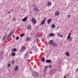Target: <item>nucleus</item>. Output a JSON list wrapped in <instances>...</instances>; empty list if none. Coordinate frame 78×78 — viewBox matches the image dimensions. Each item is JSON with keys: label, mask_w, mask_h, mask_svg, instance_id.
<instances>
[{"label": "nucleus", "mask_w": 78, "mask_h": 78, "mask_svg": "<svg viewBox=\"0 0 78 78\" xmlns=\"http://www.w3.org/2000/svg\"><path fill=\"white\" fill-rule=\"evenodd\" d=\"M34 5V10H35V11H39V9H38V8L37 7V6L36 5Z\"/></svg>", "instance_id": "nucleus-1"}, {"label": "nucleus", "mask_w": 78, "mask_h": 78, "mask_svg": "<svg viewBox=\"0 0 78 78\" xmlns=\"http://www.w3.org/2000/svg\"><path fill=\"white\" fill-rule=\"evenodd\" d=\"M32 22L33 24H36V20L34 18H32L31 19Z\"/></svg>", "instance_id": "nucleus-2"}, {"label": "nucleus", "mask_w": 78, "mask_h": 78, "mask_svg": "<svg viewBox=\"0 0 78 78\" xmlns=\"http://www.w3.org/2000/svg\"><path fill=\"white\" fill-rule=\"evenodd\" d=\"M56 72V69H53L50 71V73H54Z\"/></svg>", "instance_id": "nucleus-3"}, {"label": "nucleus", "mask_w": 78, "mask_h": 78, "mask_svg": "<svg viewBox=\"0 0 78 78\" xmlns=\"http://www.w3.org/2000/svg\"><path fill=\"white\" fill-rule=\"evenodd\" d=\"M52 46L56 47L58 46V44L55 42H53V43H52Z\"/></svg>", "instance_id": "nucleus-4"}, {"label": "nucleus", "mask_w": 78, "mask_h": 78, "mask_svg": "<svg viewBox=\"0 0 78 78\" xmlns=\"http://www.w3.org/2000/svg\"><path fill=\"white\" fill-rule=\"evenodd\" d=\"M19 69V66H16L15 68L14 69V70L15 72H17V70Z\"/></svg>", "instance_id": "nucleus-5"}, {"label": "nucleus", "mask_w": 78, "mask_h": 78, "mask_svg": "<svg viewBox=\"0 0 78 78\" xmlns=\"http://www.w3.org/2000/svg\"><path fill=\"white\" fill-rule=\"evenodd\" d=\"M34 50L36 51V52L38 51V49L35 46H34Z\"/></svg>", "instance_id": "nucleus-6"}, {"label": "nucleus", "mask_w": 78, "mask_h": 78, "mask_svg": "<svg viewBox=\"0 0 78 78\" xmlns=\"http://www.w3.org/2000/svg\"><path fill=\"white\" fill-rule=\"evenodd\" d=\"M45 62H46L50 63L51 62V60H46Z\"/></svg>", "instance_id": "nucleus-7"}, {"label": "nucleus", "mask_w": 78, "mask_h": 78, "mask_svg": "<svg viewBox=\"0 0 78 78\" xmlns=\"http://www.w3.org/2000/svg\"><path fill=\"white\" fill-rule=\"evenodd\" d=\"M27 19H28V16H27L24 18H23L22 20V21H26L27 20Z\"/></svg>", "instance_id": "nucleus-8"}, {"label": "nucleus", "mask_w": 78, "mask_h": 78, "mask_svg": "<svg viewBox=\"0 0 78 78\" xmlns=\"http://www.w3.org/2000/svg\"><path fill=\"white\" fill-rule=\"evenodd\" d=\"M52 20V19H50L49 20H48V24H50V22H51V21Z\"/></svg>", "instance_id": "nucleus-9"}, {"label": "nucleus", "mask_w": 78, "mask_h": 78, "mask_svg": "<svg viewBox=\"0 0 78 78\" xmlns=\"http://www.w3.org/2000/svg\"><path fill=\"white\" fill-rule=\"evenodd\" d=\"M39 34L38 33L37 34H36V39H38L39 38Z\"/></svg>", "instance_id": "nucleus-10"}, {"label": "nucleus", "mask_w": 78, "mask_h": 78, "mask_svg": "<svg viewBox=\"0 0 78 78\" xmlns=\"http://www.w3.org/2000/svg\"><path fill=\"white\" fill-rule=\"evenodd\" d=\"M59 12L58 11H57L55 13V14L56 16H59Z\"/></svg>", "instance_id": "nucleus-11"}, {"label": "nucleus", "mask_w": 78, "mask_h": 78, "mask_svg": "<svg viewBox=\"0 0 78 78\" xmlns=\"http://www.w3.org/2000/svg\"><path fill=\"white\" fill-rule=\"evenodd\" d=\"M25 56H26L27 58H29V54H28V52H27L25 54Z\"/></svg>", "instance_id": "nucleus-12"}, {"label": "nucleus", "mask_w": 78, "mask_h": 78, "mask_svg": "<svg viewBox=\"0 0 78 78\" xmlns=\"http://www.w3.org/2000/svg\"><path fill=\"white\" fill-rule=\"evenodd\" d=\"M53 41L52 40H51V41H50L49 42V44L50 45H51V44H52V43H53Z\"/></svg>", "instance_id": "nucleus-13"}, {"label": "nucleus", "mask_w": 78, "mask_h": 78, "mask_svg": "<svg viewBox=\"0 0 78 78\" xmlns=\"http://www.w3.org/2000/svg\"><path fill=\"white\" fill-rule=\"evenodd\" d=\"M45 18L44 19V20L41 22L42 25H44L45 23Z\"/></svg>", "instance_id": "nucleus-14"}, {"label": "nucleus", "mask_w": 78, "mask_h": 78, "mask_svg": "<svg viewBox=\"0 0 78 78\" xmlns=\"http://www.w3.org/2000/svg\"><path fill=\"white\" fill-rule=\"evenodd\" d=\"M48 6H50L51 5V2H49L48 3Z\"/></svg>", "instance_id": "nucleus-15"}, {"label": "nucleus", "mask_w": 78, "mask_h": 78, "mask_svg": "<svg viewBox=\"0 0 78 78\" xmlns=\"http://www.w3.org/2000/svg\"><path fill=\"white\" fill-rule=\"evenodd\" d=\"M12 56H15L16 55V53L14 52H12Z\"/></svg>", "instance_id": "nucleus-16"}, {"label": "nucleus", "mask_w": 78, "mask_h": 78, "mask_svg": "<svg viewBox=\"0 0 78 78\" xmlns=\"http://www.w3.org/2000/svg\"><path fill=\"white\" fill-rule=\"evenodd\" d=\"M27 29L28 30H31V25H28V26Z\"/></svg>", "instance_id": "nucleus-17"}, {"label": "nucleus", "mask_w": 78, "mask_h": 78, "mask_svg": "<svg viewBox=\"0 0 78 78\" xmlns=\"http://www.w3.org/2000/svg\"><path fill=\"white\" fill-rule=\"evenodd\" d=\"M49 35H50V36H53L54 34H53L52 33H50Z\"/></svg>", "instance_id": "nucleus-18"}, {"label": "nucleus", "mask_w": 78, "mask_h": 78, "mask_svg": "<svg viewBox=\"0 0 78 78\" xmlns=\"http://www.w3.org/2000/svg\"><path fill=\"white\" fill-rule=\"evenodd\" d=\"M66 56H69V54L68 52H66Z\"/></svg>", "instance_id": "nucleus-19"}, {"label": "nucleus", "mask_w": 78, "mask_h": 78, "mask_svg": "<svg viewBox=\"0 0 78 78\" xmlns=\"http://www.w3.org/2000/svg\"><path fill=\"white\" fill-rule=\"evenodd\" d=\"M35 76H39V74L38 73L36 72L35 73Z\"/></svg>", "instance_id": "nucleus-20"}, {"label": "nucleus", "mask_w": 78, "mask_h": 78, "mask_svg": "<svg viewBox=\"0 0 78 78\" xmlns=\"http://www.w3.org/2000/svg\"><path fill=\"white\" fill-rule=\"evenodd\" d=\"M41 60L42 62H44L45 61V58H41Z\"/></svg>", "instance_id": "nucleus-21"}, {"label": "nucleus", "mask_w": 78, "mask_h": 78, "mask_svg": "<svg viewBox=\"0 0 78 78\" xmlns=\"http://www.w3.org/2000/svg\"><path fill=\"white\" fill-rule=\"evenodd\" d=\"M12 51H17V49L16 48H14L12 50Z\"/></svg>", "instance_id": "nucleus-22"}, {"label": "nucleus", "mask_w": 78, "mask_h": 78, "mask_svg": "<svg viewBox=\"0 0 78 78\" xmlns=\"http://www.w3.org/2000/svg\"><path fill=\"white\" fill-rule=\"evenodd\" d=\"M68 39H69V41H72V38L71 37H70V38H69Z\"/></svg>", "instance_id": "nucleus-23"}, {"label": "nucleus", "mask_w": 78, "mask_h": 78, "mask_svg": "<svg viewBox=\"0 0 78 78\" xmlns=\"http://www.w3.org/2000/svg\"><path fill=\"white\" fill-rule=\"evenodd\" d=\"M3 55V51H2L1 52V53L0 54V56H2V55Z\"/></svg>", "instance_id": "nucleus-24"}, {"label": "nucleus", "mask_w": 78, "mask_h": 78, "mask_svg": "<svg viewBox=\"0 0 78 78\" xmlns=\"http://www.w3.org/2000/svg\"><path fill=\"white\" fill-rule=\"evenodd\" d=\"M52 28H55V24H52Z\"/></svg>", "instance_id": "nucleus-25"}, {"label": "nucleus", "mask_w": 78, "mask_h": 78, "mask_svg": "<svg viewBox=\"0 0 78 78\" xmlns=\"http://www.w3.org/2000/svg\"><path fill=\"white\" fill-rule=\"evenodd\" d=\"M25 36V34H20V37H22V36Z\"/></svg>", "instance_id": "nucleus-26"}, {"label": "nucleus", "mask_w": 78, "mask_h": 78, "mask_svg": "<svg viewBox=\"0 0 78 78\" xmlns=\"http://www.w3.org/2000/svg\"><path fill=\"white\" fill-rule=\"evenodd\" d=\"M25 46H22V49L23 50H25Z\"/></svg>", "instance_id": "nucleus-27"}, {"label": "nucleus", "mask_w": 78, "mask_h": 78, "mask_svg": "<svg viewBox=\"0 0 78 78\" xmlns=\"http://www.w3.org/2000/svg\"><path fill=\"white\" fill-rule=\"evenodd\" d=\"M12 62L13 64H14V63H15V62H14V60H12Z\"/></svg>", "instance_id": "nucleus-28"}, {"label": "nucleus", "mask_w": 78, "mask_h": 78, "mask_svg": "<svg viewBox=\"0 0 78 78\" xmlns=\"http://www.w3.org/2000/svg\"><path fill=\"white\" fill-rule=\"evenodd\" d=\"M12 35V34H11L10 32V34H9V37H11V36Z\"/></svg>", "instance_id": "nucleus-29"}, {"label": "nucleus", "mask_w": 78, "mask_h": 78, "mask_svg": "<svg viewBox=\"0 0 78 78\" xmlns=\"http://www.w3.org/2000/svg\"><path fill=\"white\" fill-rule=\"evenodd\" d=\"M6 39V36L5 35L2 38V40H5Z\"/></svg>", "instance_id": "nucleus-30"}, {"label": "nucleus", "mask_w": 78, "mask_h": 78, "mask_svg": "<svg viewBox=\"0 0 78 78\" xmlns=\"http://www.w3.org/2000/svg\"><path fill=\"white\" fill-rule=\"evenodd\" d=\"M14 32V30H12L11 32H10L12 34H13Z\"/></svg>", "instance_id": "nucleus-31"}, {"label": "nucleus", "mask_w": 78, "mask_h": 78, "mask_svg": "<svg viewBox=\"0 0 78 78\" xmlns=\"http://www.w3.org/2000/svg\"><path fill=\"white\" fill-rule=\"evenodd\" d=\"M57 35L58 37H60V33H58L57 34Z\"/></svg>", "instance_id": "nucleus-32"}, {"label": "nucleus", "mask_w": 78, "mask_h": 78, "mask_svg": "<svg viewBox=\"0 0 78 78\" xmlns=\"http://www.w3.org/2000/svg\"><path fill=\"white\" fill-rule=\"evenodd\" d=\"M30 41V37H28L27 38V41Z\"/></svg>", "instance_id": "nucleus-33"}, {"label": "nucleus", "mask_w": 78, "mask_h": 78, "mask_svg": "<svg viewBox=\"0 0 78 78\" xmlns=\"http://www.w3.org/2000/svg\"><path fill=\"white\" fill-rule=\"evenodd\" d=\"M11 66V64H8V67H10Z\"/></svg>", "instance_id": "nucleus-34"}, {"label": "nucleus", "mask_w": 78, "mask_h": 78, "mask_svg": "<svg viewBox=\"0 0 78 78\" xmlns=\"http://www.w3.org/2000/svg\"><path fill=\"white\" fill-rule=\"evenodd\" d=\"M19 39V37H17L16 38V40H18V39Z\"/></svg>", "instance_id": "nucleus-35"}, {"label": "nucleus", "mask_w": 78, "mask_h": 78, "mask_svg": "<svg viewBox=\"0 0 78 78\" xmlns=\"http://www.w3.org/2000/svg\"><path fill=\"white\" fill-rule=\"evenodd\" d=\"M70 36L69 35H68L67 38L69 39V38H70Z\"/></svg>", "instance_id": "nucleus-36"}, {"label": "nucleus", "mask_w": 78, "mask_h": 78, "mask_svg": "<svg viewBox=\"0 0 78 78\" xmlns=\"http://www.w3.org/2000/svg\"><path fill=\"white\" fill-rule=\"evenodd\" d=\"M8 14H9L10 13H11V12L9 11L7 12Z\"/></svg>", "instance_id": "nucleus-37"}, {"label": "nucleus", "mask_w": 78, "mask_h": 78, "mask_svg": "<svg viewBox=\"0 0 78 78\" xmlns=\"http://www.w3.org/2000/svg\"><path fill=\"white\" fill-rule=\"evenodd\" d=\"M62 37V35H60V37Z\"/></svg>", "instance_id": "nucleus-38"}, {"label": "nucleus", "mask_w": 78, "mask_h": 78, "mask_svg": "<svg viewBox=\"0 0 78 78\" xmlns=\"http://www.w3.org/2000/svg\"><path fill=\"white\" fill-rule=\"evenodd\" d=\"M70 35H71V33H69V34L68 35V36H70Z\"/></svg>", "instance_id": "nucleus-39"}, {"label": "nucleus", "mask_w": 78, "mask_h": 78, "mask_svg": "<svg viewBox=\"0 0 78 78\" xmlns=\"http://www.w3.org/2000/svg\"><path fill=\"white\" fill-rule=\"evenodd\" d=\"M49 67H51V65H50L49 66Z\"/></svg>", "instance_id": "nucleus-40"}, {"label": "nucleus", "mask_w": 78, "mask_h": 78, "mask_svg": "<svg viewBox=\"0 0 78 78\" xmlns=\"http://www.w3.org/2000/svg\"><path fill=\"white\" fill-rule=\"evenodd\" d=\"M68 17H70V15H69Z\"/></svg>", "instance_id": "nucleus-41"}, {"label": "nucleus", "mask_w": 78, "mask_h": 78, "mask_svg": "<svg viewBox=\"0 0 78 78\" xmlns=\"http://www.w3.org/2000/svg\"><path fill=\"white\" fill-rule=\"evenodd\" d=\"M77 71L78 72V68L76 69V71Z\"/></svg>", "instance_id": "nucleus-42"}, {"label": "nucleus", "mask_w": 78, "mask_h": 78, "mask_svg": "<svg viewBox=\"0 0 78 78\" xmlns=\"http://www.w3.org/2000/svg\"><path fill=\"white\" fill-rule=\"evenodd\" d=\"M7 37V39H9V37Z\"/></svg>", "instance_id": "nucleus-43"}, {"label": "nucleus", "mask_w": 78, "mask_h": 78, "mask_svg": "<svg viewBox=\"0 0 78 78\" xmlns=\"http://www.w3.org/2000/svg\"><path fill=\"white\" fill-rule=\"evenodd\" d=\"M23 50H21V52H23Z\"/></svg>", "instance_id": "nucleus-44"}, {"label": "nucleus", "mask_w": 78, "mask_h": 78, "mask_svg": "<svg viewBox=\"0 0 78 78\" xmlns=\"http://www.w3.org/2000/svg\"><path fill=\"white\" fill-rule=\"evenodd\" d=\"M45 73H46V74H47V71H46V72H45Z\"/></svg>", "instance_id": "nucleus-45"}, {"label": "nucleus", "mask_w": 78, "mask_h": 78, "mask_svg": "<svg viewBox=\"0 0 78 78\" xmlns=\"http://www.w3.org/2000/svg\"><path fill=\"white\" fill-rule=\"evenodd\" d=\"M47 67H47V66H46L45 67V68H47Z\"/></svg>", "instance_id": "nucleus-46"}, {"label": "nucleus", "mask_w": 78, "mask_h": 78, "mask_svg": "<svg viewBox=\"0 0 78 78\" xmlns=\"http://www.w3.org/2000/svg\"><path fill=\"white\" fill-rule=\"evenodd\" d=\"M63 78H66V77L65 76V77H63Z\"/></svg>", "instance_id": "nucleus-47"}, {"label": "nucleus", "mask_w": 78, "mask_h": 78, "mask_svg": "<svg viewBox=\"0 0 78 78\" xmlns=\"http://www.w3.org/2000/svg\"><path fill=\"white\" fill-rule=\"evenodd\" d=\"M77 30H78V29Z\"/></svg>", "instance_id": "nucleus-48"}]
</instances>
